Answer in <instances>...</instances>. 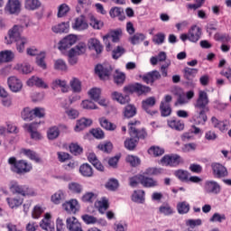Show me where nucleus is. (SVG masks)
<instances>
[{
  "instance_id": "1",
  "label": "nucleus",
  "mask_w": 231,
  "mask_h": 231,
  "mask_svg": "<svg viewBox=\"0 0 231 231\" xmlns=\"http://www.w3.org/2000/svg\"><path fill=\"white\" fill-rule=\"evenodd\" d=\"M210 99L208 94L205 90L199 91V97L194 103L195 113L193 114L192 120L196 125H205L208 120L207 114L210 111L208 106Z\"/></svg>"
},
{
  "instance_id": "2",
  "label": "nucleus",
  "mask_w": 231,
  "mask_h": 231,
  "mask_svg": "<svg viewBox=\"0 0 231 231\" xmlns=\"http://www.w3.org/2000/svg\"><path fill=\"white\" fill-rule=\"evenodd\" d=\"M125 93H137V95H147L151 93V88L141 83H134L124 87Z\"/></svg>"
},
{
  "instance_id": "3",
  "label": "nucleus",
  "mask_w": 231,
  "mask_h": 231,
  "mask_svg": "<svg viewBox=\"0 0 231 231\" xmlns=\"http://www.w3.org/2000/svg\"><path fill=\"white\" fill-rule=\"evenodd\" d=\"M84 53H86V45L84 43H79L74 48L70 49L69 51V64H71V66L77 64L79 61L77 57H79V55H84Z\"/></svg>"
},
{
  "instance_id": "4",
  "label": "nucleus",
  "mask_w": 231,
  "mask_h": 231,
  "mask_svg": "<svg viewBox=\"0 0 231 231\" xmlns=\"http://www.w3.org/2000/svg\"><path fill=\"white\" fill-rule=\"evenodd\" d=\"M9 189L14 194H20L21 196H30L32 194L28 186L19 185V182L16 180L9 182Z\"/></svg>"
},
{
  "instance_id": "5",
  "label": "nucleus",
  "mask_w": 231,
  "mask_h": 231,
  "mask_svg": "<svg viewBox=\"0 0 231 231\" xmlns=\"http://www.w3.org/2000/svg\"><path fill=\"white\" fill-rule=\"evenodd\" d=\"M23 25H14L8 32V36H5L6 44H12V42H15L18 39H21V33L23 32Z\"/></svg>"
},
{
  "instance_id": "6",
  "label": "nucleus",
  "mask_w": 231,
  "mask_h": 231,
  "mask_svg": "<svg viewBox=\"0 0 231 231\" xmlns=\"http://www.w3.org/2000/svg\"><path fill=\"white\" fill-rule=\"evenodd\" d=\"M181 157L178 154H171V155H164L161 159V164L165 167H178L180 165V162Z\"/></svg>"
},
{
  "instance_id": "7",
  "label": "nucleus",
  "mask_w": 231,
  "mask_h": 231,
  "mask_svg": "<svg viewBox=\"0 0 231 231\" xmlns=\"http://www.w3.org/2000/svg\"><path fill=\"white\" fill-rule=\"evenodd\" d=\"M13 172L16 174H26L32 171V164L28 163L24 160L18 161L15 166H11Z\"/></svg>"
},
{
  "instance_id": "8",
  "label": "nucleus",
  "mask_w": 231,
  "mask_h": 231,
  "mask_svg": "<svg viewBox=\"0 0 231 231\" xmlns=\"http://www.w3.org/2000/svg\"><path fill=\"white\" fill-rule=\"evenodd\" d=\"M62 208L67 214H77L80 210L79 200L72 199L62 204Z\"/></svg>"
},
{
  "instance_id": "9",
  "label": "nucleus",
  "mask_w": 231,
  "mask_h": 231,
  "mask_svg": "<svg viewBox=\"0 0 231 231\" xmlns=\"http://www.w3.org/2000/svg\"><path fill=\"white\" fill-rule=\"evenodd\" d=\"M7 85L13 93H19L23 89V81L15 76H11L7 79Z\"/></svg>"
},
{
  "instance_id": "10",
  "label": "nucleus",
  "mask_w": 231,
  "mask_h": 231,
  "mask_svg": "<svg viewBox=\"0 0 231 231\" xmlns=\"http://www.w3.org/2000/svg\"><path fill=\"white\" fill-rule=\"evenodd\" d=\"M96 75H98L101 79H106L113 73V67L110 64L97 65L95 68Z\"/></svg>"
},
{
  "instance_id": "11",
  "label": "nucleus",
  "mask_w": 231,
  "mask_h": 231,
  "mask_svg": "<svg viewBox=\"0 0 231 231\" xmlns=\"http://www.w3.org/2000/svg\"><path fill=\"white\" fill-rule=\"evenodd\" d=\"M73 30H77L78 32H83V30H88L89 25L88 22H86V16L81 14L80 16L75 18L74 23H72Z\"/></svg>"
},
{
  "instance_id": "12",
  "label": "nucleus",
  "mask_w": 231,
  "mask_h": 231,
  "mask_svg": "<svg viewBox=\"0 0 231 231\" xmlns=\"http://www.w3.org/2000/svg\"><path fill=\"white\" fill-rule=\"evenodd\" d=\"M211 169L213 171V176L215 178H226L228 176V171H226V168L219 163H212Z\"/></svg>"
},
{
  "instance_id": "13",
  "label": "nucleus",
  "mask_w": 231,
  "mask_h": 231,
  "mask_svg": "<svg viewBox=\"0 0 231 231\" xmlns=\"http://www.w3.org/2000/svg\"><path fill=\"white\" fill-rule=\"evenodd\" d=\"M120 35H122V29L112 31L109 34L105 35L103 37V41L106 48H111V43H109V39H112L113 42H118V41H120Z\"/></svg>"
},
{
  "instance_id": "14",
  "label": "nucleus",
  "mask_w": 231,
  "mask_h": 231,
  "mask_svg": "<svg viewBox=\"0 0 231 231\" xmlns=\"http://www.w3.org/2000/svg\"><path fill=\"white\" fill-rule=\"evenodd\" d=\"M145 84H154L156 80H160L162 79V74L158 70H152L148 72L146 75L140 76Z\"/></svg>"
},
{
  "instance_id": "15",
  "label": "nucleus",
  "mask_w": 231,
  "mask_h": 231,
  "mask_svg": "<svg viewBox=\"0 0 231 231\" xmlns=\"http://www.w3.org/2000/svg\"><path fill=\"white\" fill-rule=\"evenodd\" d=\"M75 42H77V36L76 35L70 34L69 36H66L60 42L59 50H60L61 51L63 50H68V48H71V46H73V44H75Z\"/></svg>"
},
{
  "instance_id": "16",
  "label": "nucleus",
  "mask_w": 231,
  "mask_h": 231,
  "mask_svg": "<svg viewBox=\"0 0 231 231\" xmlns=\"http://www.w3.org/2000/svg\"><path fill=\"white\" fill-rule=\"evenodd\" d=\"M205 190L208 194H219L221 186L217 181L208 180L205 183Z\"/></svg>"
},
{
  "instance_id": "17",
  "label": "nucleus",
  "mask_w": 231,
  "mask_h": 231,
  "mask_svg": "<svg viewBox=\"0 0 231 231\" xmlns=\"http://www.w3.org/2000/svg\"><path fill=\"white\" fill-rule=\"evenodd\" d=\"M129 134L132 138L137 140V142L139 140H145V138H147V132H145L144 129L138 130L134 126L129 127Z\"/></svg>"
},
{
  "instance_id": "18",
  "label": "nucleus",
  "mask_w": 231,
  "mask_h": 231,
  "mask_svg": "<svg viewBox=\"0 0 231 231\" xmlns=\"http://www.w3.org/2000/svg\"><path fill=\"white\" fill-rule=\"evenodd\" d=\"M189 41H190V42H198V41H199V39H201V28H199V26L198 25H193L189 32Z\"/></svg>"
},
{
  "instance_id": "19",
  "label": "nucleus",
  "mask_w": 231,
  "mask_h": 231,
  "mask_svg": "<svg viewBox=\"0 0 231 231\" xmlns=\"http://www.w3.org/2000/svg\"><path fill=\"white\" fill-rule=\"evenodd\" d=\"M88 47L90 50H94L97 55H100V53L104 51V46H102V43H100V41L97 38H90L88 40Z\"/></svg>"
},
{
  "instance_id": "20",
  "label": "nucleus",
  "mask_w": 231,
  "mask_h": 231,
  "mask_svg": "<svg viewBox=\"0 0 231 231\" xmlns=\"http://www.w3.org/2000/svg\"><path fill=\"white\" fill-rule=\"evenodd\" d=\"M27 86L32 88V86H36V88H42L43 89H48V84L42 80V79L32 76L27 80Z\"/></svg>"
},
{
  "instance_id": "21",
  "label": "nucleus",
  "mask_w": 231,
  "mask_h": 231,
  "mask_svg": "<svg viewBox=\"0 0 231 231\" xmlns=\"http://www.w3.org/2000/svg\"><path fill=\"white\" fill-rule=\"evenodd\" d=\"M37 125H39L37 123L25 124L23 125L24 129L31 134V138H32V140H41L42 138L40 133L37 132Z\"/></svg>"
},
{
  "instance_id": "22",
  "label": "nucleus",
  "mask_w": 231,
  "mask_h": 231,
  "mask_svg": "<svg viewBox=\"0 0 231 231\" xmlns=\"http://www.w3.org/2000/svg\"><path fill=\"white\" fill-rule=\"evenodd\" d=\"M5 10L10 14H19L21 12V2L19 0H8Z\"/></svg>"
},
{
  "instance_id": "23",
  "label": "nucleus",
  "mask_w": 231,
  "mask_h": 231,
  "mask_svg": "<svg viewBox=\"0 0 231 231\" xmlns=\"http://www.w3.org/2000/svg\"><path fill=\"white\" fill-rule=\"evenodd\" d=\"M51 215H50V213L45 214V217L40 223V226L42 230L55 231V226L51 223Z\"/></svg>"
},
{
  "instance_id": "24",
  "label": "nucleus",
  "mask_w": 231,
  "mask_h": 231,
  "mask_svg": "<svg viewBox=\"0 0 231 231\" xmlns=\"http://www.w3.org/2000/svg\"><path fill=\"white\" fill-rule=\"evenodd\" d=\"M92 124H93V120L83 117L77 121V124L74 129L76 133H80V131H84L86 127L91 126Z\"/></svg>"
},
{
  "instance_id": "25",
  "label": "nucleus",
  "mask_w": 231,
  "mask_h": 231,
  "mask_svg": "<svg viewBox=\"0 0 231 231\" xmlns=\"http://www.w3.org/2000/svg\"><path fill=\"white\" fill-rule=\"evenodd\" d=\"M95 207L97 208L100 214H105L106 210L109 208V200L104 197L101 199V200H98L95 203Z\"/></svg>"
},
{
  "instance_id": "26",
  "label": "nucleus",
  "mask_w": 231,
  "mask_h": 231,
  "mask_svg": "<svg viewBox=\"0 0 231 231\" xmlns=\"http://www.w3.org/2000/svg\"><path fill=\"white\" fill-rule=\"evenodd\" d=\"M88 160L97 171L104 172V165H102V162L98 161V158L95 153H88Z\"/></svg>"
},
{
  "instance_id": "27",
  "label": "nucleus",
  "mask_w": 231,
  "mask_h": 231,
  "mask_svg": "<svg viewBox=\"0 0 231 231\" xmlns=\"http://www.w3.org/2000/svg\"><path fill=\"white\" fill-rule=\"evenodd\" d=\"M211 124L215 129H219L221 133H225L228 128V125L226 121H220L219 119L216 118V116L211 117Z\"/></svg>"
},
{
  "instance_id": "28",
  "label": "nucleus",
  "mask_w": 231,
  "mask_h": 231,
  "mask_svg": "<svg viewBox=\"0 0 231 231\" xmlns=\"http://www.w3.org/2000/svg\"><path fill=\"white\" fill-rule=\"evenodd\" d=\"M132 201L139 204L145 203V191L143 189L134 190L132 195Z\"/></svg>"
},
{
  "instance_id": "29",
  "label": "nucleus",
  "mask_w": 231,
  "mask_h": 231,
  "mask_svg": "<svg viewBox=\"0 0 231 231\" xmlns=\"http://www.w3.org/2000/svg\"><path fill=\"white\" fill-rule=\"evenodd\" d=\"M155 105H156V98H154V97H150L145 100L142 101V107L144 111H146V113H148V115H152V113H151V110L149 108L153 107V106Z\"/></svg>"
},
{
  "instance_id": "30",
  "label": "nucleus",
  "mask_w": 231,
  "mask_h": 231,
  "mask_svg": "<svg viewBox=\"0 0 231 231\" xmlns=\"http://www.w3.org/2000/svg\"><path fill=\"white\" fill-rule=\"evenodd\" d=\"M141 185H143V187H145L146 189L158 187V180L152 178L147 177L145 175H143Z\"/></svg>"
},
{
  "instance_id": "31",
  "label": "nucleus",
  "mask_w": 231,
  "mask_h": 231,
  "mask_svg": "<svg viewBox=\"0 0 231 231\" xmlns=\"http://www.w3.org/2000/svg\"><path fill=\"white\" fill-rule=\"evenodd\" d=\"M14 57V55L12 51H2L0 52V64H3V62H12Z\"/></svg>"
},
{
  "instance_id": "32",
  "label": "nucleus",
  "mask_w": 231,
  "mask_h": 231,
  "mask_svg": "<svg viewBox=\"0 0 231 231\" xmlns=\"http://www.w3.org/2000/svg\"><path fill=\"white\" fill-rule=\"evenodd\" d=\"M69 30V23H61L52 27V32H54V33H68Z\"/></svg>"
},
{
  "instance_id": "33",
  "label": "nucleus",
  "mask_w": 231,
  "mask_h": 231,
  "mask_svg": "<svg viewBox=\"0 0 231 231\" xmlns=\"http://www.w3.org/2000/svg\"><path fill=\"white\" fill-rule=\"evenodd\" d=\"M168 125L171 129H174L175 131H183V129H185V124L176 119L168 120Z\"/></svg>"
},
{
  "instance_id": "34",
  "label": "nucleus",
  "mask_w": 231,
  "mask_h": 231,
  "mask_svg": "<svg viewBox=\"0 0 231 231\" xmlns=\"http://www.w3.org/2000/svg\"><path fill=\"white\" fill-rule=\"evenodd\" d=\"M51 201L55 203V205H60L62 201H66V192L59 190L51 196Z\"/></svg>"
},
{
  "instance_id": "35",
  "label": "nucleus",
  "mask_w": 231,
  "mask_h": 231,
  "mask_svg": "<svg viewBox=\"0 0 231 231\" xmlns=\"http://www.w3.org/2000/svg\"><path fill=\"white\" fill-rule=\"evenodd\" d=\"M79 172L82 176L91 178L93 176V168L88 163H85L79 167Z\"/></svg>"
},
{
  "instance_id": "36",
  "label": "nucleus",
  "mask_w": 231,
  "mask_h": 231,
  "mask_svg": "<svg viewBox=\"0 0 231 231\" xmlns=\"http://www.w3.org/2000/svg\"><path fill=\"white\" fill-rule=\"evenodd\" d=\"M99 124L103 129H106V131H115L116 129V125L109 122L106 117H102L99 119Z\"/></svg>"
},
{
  "instance_id": "37",
  "label": "nucleus",
  "mask_w": 231,
  "mask_h": 231,
  "mask_svg": "<svg viewBox=\"0 0 231 231\" xmlns=\"http://www.w3.org/2000/svg\"><path fill=\"white\" fill-rule=\"evenodd\" d=\"M52 89H57V88H61L62 93H68V83L66 80L56 79L52 82Z\"/></svg>"
},
{
  "instance_id": "38",
  "label": "nucleus",
  "mask_w": 231,
  "mask_h": 231,
  "mask_svg": "<svg viewBox=\"0 0 231 231\" xmlns=\"http://www.w3.org/2000/svg\"><path fill=\"white\" fill-rule=\"evenodd\" d=\"M112 98L113 100H116V102H119V104H129V101L131 100L129 96H122V94L118 92H114L112 94Z\"/></svg>"
},
{
  "instance_id": "39",
  "label": "nucleus",
  "mask_w": 231,
  "mask_h": 231,
  "mask_svg": "<svg viewBox=\"0 0 231 231\" xmlns=\"http://www.w3.org/2000/svg\"><path fill=\"white\" fill-rule=\"evenodd\" d=\"M190 210V204L187 201L179 202L177 204V211L179 214H189Z\"/></svg>"
},
{
  "instance_id": "40",
  "label": "nucleus",
  "mask_w": 231,
  "mask_h": 231,
  "mask_svg": "<svg viewBox=\"0 0 231 231\" xmlns=\"http://www.w3.org/2000/svg\"><path fill=\"white\" fill-rule=\"evenodd\" d=\"M60 135V130L57 126L51 127L47 132V137L49 140H57Z\"/></svg>"
},
{
  "instance_id": "41",
  "label": "nucleus",
  "mask_w": 231,
  "mask_h": 231,
  "mask_svg": "<svg viewBox=\"0 0 231 231\" xmlns=\"http://www.w3.org/2000/svg\"><path fill=\"white\" fill-rule=\"evenodd\" d=\"M184 79L186 80H192L196 75H198V69H190L189 67L184 68L183 69Z\"/></svg>"
},
{
  "instance_id": "42",
  "label": "nucleus",
  "mask_w": 231,
  "mask_h": 231,
  "mask_svg": "<svg viewBox=\"0 0 231 231\" xmlns=\"http://www.w3.org/2000/svg\"><path fill=\"white\" fill-rule=\"evenodd\" d=\"M136 115V106L134 105H127L124 110V116L125 118H133Z\"/></svg>"
},
{
  "instance_id": "43",
  "label": "nucleus",
  "mask_w": 231,
  "mask_h": 231,
  "mask_svg": "<svg viewBox=\"0 0 231 231\" xmlns=\"http://www.w3.org/2000/svg\"><path fill=\"white\" fill-rule=\"evenodd\" d=\"M129 41L134 46L140 44V42H143V41H145V34L137 32L134 36L130 37Z\"/></svg>"
},
{
  "instance_id": "44",
  "label": "nucleus",
  "mask_w": 231,
  "mask_h": 231,
  "mask_svg": "<svg viewBox=\"0 0 231 231\" xmlns=\"http://www.w3.org/2000/svg\"><path fill=\"white\" fill-rule=\"evenodd\" d=\"M41 5L39 0H25V8L27 10H38V8H41Z\"/></svg>"
},
{
  "instance_id": "45",
  "label": "nucleus",
  "mask_w": 231,
  "mask_h": 231,
  "mask_svg": "<svg viewBox=\"0 0 231 231\" xmlns=\"http://www.w3.org/2000/svg\"><path fill=\"white\" fill-rule=\"evenodd\" d=\"M21 115H22L23 120L29 121V122L33 120V116H34L33 109L30 107L23 108Z\"/></svg>"
},
{
  "instance_id": "46",
  "label": "nucleus",
  "mask_w": 231,
  "mask_h": 231,
  "mask_svg": "<svg viewBox=\"0 0 231 231\" xmlns=\"http://www.w3.org/2000/svg\"><path fill=\"white\" fill-rule=\"evenodd\" d=\"M160 109L162 116H171V113H172V108H171V105L163 101L160 105Z\"/></svg>"
},
{
  "instance_id": "47",
  "label": "nucleus",
  "mask_w": 231,
  "mask_h": 231,
  "mask_svg": "<svg viewBox=\"0 0 231 231\" xmlns=\"http://www.w3.org/2000/svg\"><path fill=\"white\" fill-rule=\"evenodd\" d=\"M69 189L72 194H82L84 188L79 182H70L69 183Z\"/></svg>"
},
{
  "instance_id": "48",
  "label": "nucleus",
  "mask_w": 231,
  "mask_h": 231,
  "mask_svg": "<svg viewBox=\"0 0 231 231\" xmlns=\"http://www.w3.org/2000/svg\"><path fill=\"white\" fill-rule=\"evenodd\" d=\"M0 97L3 98L2 99V104L5 107H10L12 106V100L6 97H8V92L5 90V88H0Z\"/></svg>"
},
{
  "instance_id": "49",
  "label": "nucleus",
  "mask_w": 231,
  "mask_h": 231,
  "mask_svg": "<svg viewBox=\"0 0 231 231\" xmlns=\"http://www.w3.org/2000/svg\"><path fill=\"white\" fill-rule=\"evenodd\" d=\"M6 201L8 203L10 208H17V207H21V205H23V199L7 198Z\"/></svg>"
},
{
  "instance_id": "50",
  "label": "nucleus",
  "mask_w": 231,
  "mask_h": 231,
  "mask_svg": "<svg viewBox=\"0 0 231 231\" xmlns=\"http://www.w3.org/2000/svg\"><path fill=\"white\" fill-rule=\"evenodd\" d=\"M15 69H19L24 75H28L33 71V68H32V66L28 63L18 64L16 65Z\"/></svg>"
},
{
  "instance_id": "51",
  "label": "nucleus",
  "mask_w": 231,
  "mask_h": 231,
  "mask_svg": "<svg viewBox=\"0 0 231 231\" xmlns=\"http://www.w3.org/2000/svg\"><path fill=\"white\" fill-rule=\"evenodd\" d=\"M136 143H138L137 139L134 137L128 138L125 141V147L128 151H134L136 148Z\"/></svg>"
},
{
  "instance_id": "52",
  "label": "nucleus",
  "mask_w": 231,
  "mask_h": 231,
  "mask_svg": "<svg viewBox=\"0 0 231 231\" xmlns=\"http://www.w3.org/2000/svg\"><path fill=\"white\" fill-rule=\"evenodd\" d=\"M163 172V169L162 168H148L143 173V176H158V174H162Z\"/></svg>"
},
{
  "instance_id": "53",
  "label": "nucleus",
  "mask_w": 231,
  "mask_h": 231,
  "mask_svg": "<svg viewBox=\"0 0 231 231\" xmlns=\"http://www.w3.org/2000/svg\"><path fill=\"white\" fill-rule=\"evenodd\" d=\"M106 189L107 190H111L112 192H115L119 187L118 180L116 179H110L105 185Z\"/></svg>"
},
{
  "instance_id": "54",
  "label": "nucleus",
  "mask_w": 231,
  "mask_h": 231,
  "mask_svg": "<svg viewBox=\"0 0 231 231\" xmlns=\"http://www.w3.org/2000/svg\"><path fill=\"white\" fill-rule=\"evenodd\" d=\"M148 153L151 154L152 156H162L163 154H165V150L163 148H160L158 146H152L149 150H148Z\"/></svg>"
},
{
  "instance_id": "55",
  "label": "nucleus",
  "mask_w": 231,
  "mask_h": 231,
  "mask_svg": "<svg viewBox=\"0 0 231 231\" xmlns=\"http://www.w3.org/2000/svg\"><path fill=\"white\" fill-rule=\"evenodd\" d=\"M14 42H16L17 51H19V53H23V51H24V45L28 43V39L22 37L14 41Z\"/></svg>"
},
{
  "instance_id": "56",
  "label": "nucleus",
  "mask_w": 231,
  "mask_h": 231,
  "mask_svg": "<svg viewBox=\"0 0 231 231\" xmlns=\"http://www.w3.org/2000/svg\"><path fill=\"white\" fill-rule=\"evenodd\" d=\"M23 152V154H25V156H27V158H30V160L36 162V163H39V162H41V158H39V155L37 154V152L32 150H26V149H24Z\"/></svg>"
},
{
  "instance_id": "57",
  "label": "nucleus",
  "mask_w": 231,
  "mask_h": 231,
  "mask_svg": "<svg viewBox=\"0 0 231 231\" xmlns=\"http://www.w3.org/2000/svg\"><path fill=\"white\" fill-rule=\"evenodd\" d=\"M114 80L115 83L117 84V86L124 84V82H125V74L124 72L116 70V74L114 75Z\"/></svg>"
},
{
  "instance_id": "58",
  "label": "nucleus",
  "mask_w": 231,
  "mask_h": 231,
  "mask_svg": "<svg viewBox=\"0 0 231 231\" xmlns=\"http://www.w3.org/2000/svg\"><path fill=\"white\" fill-rule=\"evenodd\" d=\"M70 88H72V91H74V93H80V91L82 90V85L80 83V80H79V79H73L72 80H70Z\"/></svg>"
},
{
  "instance_id": "59",
  "label": "nucleus",
  "mask_w": 231,
  "mask_h": 231,
  "mask_svg": "<svg viewBox=\"0 0 231 231\" xmlns=\"http://www.w3.org/2000/svg\"><path fill=\"white\" fill-rule=\"evenodd\" d=\"M101 93H102V91L100 90V88H91L88 91V95H89L90 98H92V100H94V102H98Z\"/></svg>"
},
{
  "instance_id": "60",
  "label": "nucleus",
  "mask_w": 231,
  "mask_h": 231,
  "mask_svg": "<svg viewBox=\"0 0 231 231\" xmlns=\"http://www.w3.org/2000/svg\"><path fill=\"white\" fill-rule=\"evenodd\" d=\"M174 174L180 181H189V171L179 170L176 171Z\"/></svg>"
},
{
  "instance_id": "61",
  "label": "nucleus",
  "mask_w": 231,
  "mask_h": 231,
  "mask_svg": "<svg viewBox=\"0 0 231 231\" xmlns=\"http://www.w3.org/2000/svg\"><path fill=\"white\" fill-rule=\"evenodd\" d=\"M159 211L161 212V214H163L164 216H171V214H174L172 208L169 204H162L159 208Z\"/></svg>"
},
{
  "instance_id": "62",
  "label": "nucleus",
  "mask_w": 231,
  "mask_h": 231,
  "mask_svg": "<svg viewBox=\"0 0 231 231\" xmlns=\"http://www.w3.org/2000/svg\"><path fill=\"white\" fill-rule=\"evenodd\" d=\"M90 26L94 28V30H100L102 26H104V23L102 21L97 20L95 16H90Z\"/></svg>"
},
{
  "instance_id": "63",
  "label": "nucleus",
  "mask_w": 231,
  "mask_h": 231,
  "mask_svg": "<svg viewBox=\"0 0 231 231\" xmlns=\"http://www.w3.org/2000/svg\"><path fill=\"white\" fill-rule=\"evenodd\" d=\"M69 151L71 154H74V156H79V154H82L83 150L78 143H71L69 145Z\"/></svg>"
},
{
  "instance_id": "64",
  "label": "nucleus",
  "mask_w": 231,
  "mask_h": 231,
  "mask_svg": "<svg viewBox=\"0 0 231 231\" xmlns=\"http://www.w3.org/2000/svg\"><path fill=\"white\" fill-rule=\"evenodd\" d=\"M69 12V6L66 4H62L58 8V17H64Z\"/></svg>"
}]
</instances>
